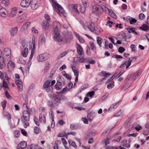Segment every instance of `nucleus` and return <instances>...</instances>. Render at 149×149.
<instances>
[{"instance_id": "nucleus-60", "label": "nucleus", "mask_w": 149, "mask_h": 149, "mask_svg": "<svg viewBox=\"0 0 149 149\" xmlns=\"http://www.w3.org/2000/svg\"><path fill=\"white\" fill-rule=\"evenodd\" d=\"M3 87L8 88H9L6 82L4 80H3Z\"/></svg>"}, {"instance_id": "nucleus-42", "label": "nucleus", "mask_w": 149, "mask_h": 149, "mask_svg": "<svg viewBox=\"0 0 149 149\" xmlns=\"http://www.w3.org/2000/svg\"><path fill=\"white\" fill-rule=\"evenodd\" d=\"M133 76L132 77V79L134 80H136V78H137L140 75V73L139 72L136 73L135 74H133Z\"/></svg>"}, {"instance_id": "nucleus-34", "label": "nucleus", "mask_w": 149, "mask_h": 149, "mask_svg": "<svg viewBox=\"0 0 149 149\" xmlns=\"http://www.w3.org/2000/svg\"><path fill=\"white\" fill-rule=\"evenodd\" d=\"M43 26L45 30H46L49 26V24L48 21H46L43 22Z\"/></svg>"}, {"instance_id": "nucleus-63", "label": "nucleus", "mask_w": 149, "mask_h": 149, "mask_svg": "<svg viewBox=\"0 0 149 149\" xmlns=\"http://www.w3.org/2000/svg\"><path fill=\"white\" fill-rule=\"evenodd\" d=\"M86 7H85L84 6L81 7L80 8V11L81 13H84L86 10Z\"/></svg>"}, {"instance_id": "nucleus-51", "label": "nucleus", "mask_w": 149, "mask_h": 149, "mask_svg": "<svg viewBox=\"0 0 149 149\" xmlns=\"http://www.w3.org/2000/svg\"><path fill=\"white\" fill-rule=\"evenodd\" d=\"M63 85H61L60 84H58L57 83H56V84L55 85V87L56 90H60V89L62 87Z\"/></svg>"}, {"instance_id": "nucleus-8", "label": "nucleus", "mask_w": 149, "mask_h": 149, "mask_svg": "<svg viewBox=\"0 0 149 149\" xmlns=\"http://www.w3.org/2000/svg\"><path fill=\"white\" fill-rule=\"evenodd\" d=\"M2 51L0 50V69H2L5 66V62L2 56Z\"/></svg>"}, {"instance_id": "nucleus-49", "label": "nucleus", "mask_w": 149, "mask_h": 149, "mask_svg": "<svg viewBox=\"0 0 149 149\" xmlns=\"http://www.w3.org/2000/svg\"><path fill=\"white\" fill-rule=\"evenodd\" d=\"M107 75H111V74H109L108 72H106L103 71L101 72V75L102 76H106Z\"/></svg>"}, {"instance_id": "nucleus-52", "label": "nucleus", "mask_w": 149, "mask_h": 149, "mask_svg": "<svg viewBox=\"0 0 149 149\" xmlns=\"http://www.w3.org/2000/svg\"><path fill=\"white\" fill-rule=\"evenodd\" d=\"M135 29H134L133 28L127 29L128 32L130 33H133L134 32Z\"/></svg>"}, {"instance_id": "nucleus-27", "label": "nucleus", "mask_w": 149, "mask_h": 149, "mask_svg": "<svg viewBox=\"0 0 149 149\" xmlns=\"http://www.w3.org/2000/svg\"><path fill=\"white\" fill-rule=\"evenodd\" d=\"M89 45L91 49L95 52L96 50V48L94 42L93 41H91L90 42Z\"/></svg>"}, {"instance_id": "nucleus-45", "label": "nucleus", "mask_w": 149, "mask_h": 149, "mask_svg": "<svg viewBox=\"0 0 149 149\" xmlns=\"http://www.w3.org/2000/svg\"><path fill=\"white\" fill-rule=\"evenodd\" d=\"M112 57L115 58H116L118 60L119 58H123V57L120 55H118L117 54H116L112 56Z\"/></svg>"}, {"instance_id": "nucleus-64", "label": "nucleus", "mask_w": 149, "mask_h": 149, "mask_svg": "<svg viewBox=\"0 0 149 149\" xmlns=\"http://www.w3.org/2000/svg\"><path fill=\"white\" fill-rule=\"evenodd\" d=\"M137 134H138L137 133H134L133 134H129L127 135V136L128 137H130V136H133L134 137H136L137 135Z\"/></svg>"}, {"instance_id": "nucleus-36", "label": "nucleus", "mask_w": 149, "mask_h": 149, "mask_svg": "<svg viewBox=\"0 0 149 149\" xmlns=\"http://www.w3.org/2000/svg\"><path fill=\"white\" fill-rule=\"evenodd\" d=\"M77 58L78 59V61L80 63H83L85 60V59L84 58V56H82L77 57Z\"/></svg>"}, {"instance_id": "nucleus-43", "label": "nucleus", "mask_w": 149, "mask_h": 149, "mask_svg": "<svg viewBox=\"0 0 149 149\" xmlns=\"http://www.w3.org/2000/svg\"><path fill=\"white\" fill-rule=\"evenodd\" d=\"M94 91H93L88 92L86 94V96L88 97H92L94 95Z\"/></svg>"}, {"instance_id": "nucleus-19", "label": "nucleus", "mask_w": 149, "mask_h": 149, "mask_svg": "<svg viewBox=\"0 0 149 149\" xmlns=\"http://www.w3.org/2000/svg\"><path fill=\"white\" fill-rule=\"evenodd\" d=\"M39 120L41 123H45L46 122L45 117L44 115L41 113L39 116Z\"/></svg>"}, {"instance_id": "nucleus-50", "label": "nucleus", "mask_w": 149, "mask_h": 149, "mask_svg": "<svg viewBox=\"0 0 149 149\" xmlns=\"http://www.w3.org/2000/svg\"><path fill=\"white\" fill-rule=\"evenodd\" d=\"M47 104L49 106L51 107H53V105L54 104L53 103L52 101L48 100L47 102Z\"/></svg>"}, {"instance_id": "nucleus-41", "label": "nucleus", "mask_w": 149, "mask_h": 149, "mask_svg": "<svg viewBox=\"0 0 149 149\" xmlns=\"http://www.w3.org/2000/svg\"><path fill=\"white\" fill-rule=\"evenodd\" d=\"M65 73V72H62V74L67 79H70L71 78V76L68 74Z\"/></svg>"}, {"instance_id": "nucleus-53", "label": "nucleus", "mask_w": 149, "mask_h": 149, "mask_svg": "<svg viewBox=\"0 0 149 149\" xmlns=\"http://www.w3.org/2000/svg\"><path fill=\"white\" fill-rule=\"evenodd\" d=\"M65 136L67 137H68L67 135H66V133L64 132L60 133L58 134V136L59 137H63Z\"/></svg>"}, {"instance_id": "nucleus-39", "label": "nucleus", "mask_w": 149, "mask_h": 149, "mask_svg": "<svg viewBox=\"0 0 149 149\" xmlns=\"http://www.w3.org/2000/svg\"><path fill=\"white\" fill-rule=\"evenodd\" d=\"M5 95L6 97L8 99H12V97L9 94L7 90H6L5 91Z\"/></svg>"}, {"instance_id": "nucleus-10", "label": "nucleus", "mask_w": 149, "mask_h": 149, "mask_svg": "<svg viewBox=\"0 0 149 149\" xmlns=\"http://www.w3.org/2000/svg\"><path fill=\"white\" fill-rule=\"evenodd\" d=\"M15 81L19 90L20 91H22L23 90V84L22 80H18L16 79Z\"/></svg>"}, {"instance_id": "nucleus-25", "label": "nucleus", "mask_w": 149, "mask_h": 149, "mask_svg": "<svg viewBox=\"0 0 149 149\" xmlns=\"http://www.w3.org/2000/svg\"><path fill=\"white\" fill-rule=\"evenodd\" d=\"M77 4H73L72 6V9L73 11L77 14L79 13V11L77 9Z\"/></svg>"}, {"instance_id": "nucleus-54", "label": "nucleus", "mask_w": 149, "mask_h": 149, "mask_svg": "<svg viewBox=\"0 0 149 149\" xmlns=\"http://www.w3.org/2000/svg\"><path fill=\"white\" fill-rule=\"evenodd\" d=\"M139 18L141 20H143L145 18V15L143 13H140L139 15Z\"/></svg>"}, {"instance_id": "nucleus-48", "label": "nucleus", "mask_w": 149, "mask_h": 149, "mask_svg": "<svg viewBox=\"0 0 149 149\" xmlns=\"http://www.w3.org/2000/svg\"><path fill=\"white\" fill-rule=\"evenodd\" d=\"M122 112L120 111L115 113L114 116L116 117H118L121 116L122 115Z\"/></svg>"}, {"instance_id": "nucleus-2", "label": "nucleus", "mask_w": 149, "mask_h": 149, "mask_svg": "<svg viewBox=\"0 0 149 149\" xmlns=\"http://www.w3.org/2000/svg\"><path fill=\"white\" fill-rule=\"evenodd\" d=\"M29 109L24 111L23 112V115L21 117V120L24 125V127L26 128L29 125L28 122L29 120L30 113L29 112Z\"/></svg>"}, {"instance_id": "nucleus-40", "label": "nucleus", "mask_w": 149, "mask_h": 149, "mask_svg": "<svg viewBox=\"0 0 149 149\" xmlns=\"http://www.w3.org/2000/svg\"><path fill=\"white\" fill-rule=\"evenodd\" d=\"M88 85L87 84H84L81 87V90H80V92L81 91V90H85V89L88 88Z\"/></svg>"}, {"instance_id": "nucleus-21", "label": "nucleus", "mask_w": 149, "mask_h": 149, "mask_svg": "<svg viewBox=\"0 0 149 149\" xmlns=\"http://www.w3.org/2000/svg\"><path fill=\"white\" fill-rule=\"evenodd\" d=\"M76 65H71L72 68V70L75 76H78L79 75V72L78 70L75 67Z\"/></svg>"}, {"instance_id": "nucleus-17", "label": "nucleus", "mask_w": 149, "mask_h": 149, "mask_svg": "<svg viewBox=\"0 0 149 149\" xmlns=\"http://www.w3.org/2000/svg\"><path fill=\"white\" fill-rule=\"evenodd\" d=\"M7 11L3 7L0 8V15L1 17H5L6 15Z\"/></svg>"}, {"instance_id": "nucleus-14", "label": "nucleus", "mask_w": 149, "mask_h": 149, "mask_svg": "<svg viewBox=\"0 0 149 149\" xmlns=\"http://www.w3.org/2000/svg\"><path fill=\"white\" fill-rule=\"evenodd\" d=\"M45 37L43 35H41L39 37L38 40L39 45H42L45 43Z\"/></svg>"}, {"instance_id": "nucleus-56", "label": "nucleus", "mask_w": 149, "mask_h": 149, "mask_svg": "<svg viewBox=\"0 0 149 149\" xmlns=\"http://www.w3.org/2000/svg\"><path fill=\"white\" fill-rule=\"evenodd\" d=\"M130 47L132 51L134 52H136V47L135 45L134 44H131L130 46Z\"/></svg>"}, {"instance_id": "nucleus-37", "label": "nucleus", "mask_w": 149, "mask_h": 149, "mask_svg": "<svg viewBox=\"0 0 149 149\" xmlns=\"http://www.w3.org/2000/svg\"><path fill=\"white\" fill-rule=\"evenodd\" d=\"M45 89H46V90L47 93H51V94L52 93L53 88L52 86H49V87L47 88H46Z\"/></svg>"}, {"instance_id": "nucleus-29", "label": "nucleus", "mask_w": 149, "mask_h": 149, "mask_svg": "<svg viewBox=\"0 0 149 149\" xmlns=\"http://www.w3.org/2000/svg\"><path fill=\"white\" fill-rule=\"evenodd\" d=\"M51 80H48L46 81L43 85V87L44 88H45L49 87V86H51L50 85V82Z\"/></svg>"}, {"instance_id": "nucleus-30", "label": "nucleus", "mask_w": 149, "mask_h": 149, "mask_svg": "<svg viewBox=\"0 0 149 149\" xmlns=\"http://www.w3.org/2000/svg\"><path fill=\"white\" fill-rule=\"evenodd\" d=\"M28 49L26 47H25L24 51L22 52V54L24 57H27L28 54Z\"/></svg>"}, {"instance_id": "nucleus-59", "label": "nucleus", "mask_w": 149, "mask_h": 149, "mask_svg": "<svg viewBox=\"0 0 149 149\" xmlns=\"http://www.w3.org/2000/svg\"><path fill=\"white\" fill-rule=\"evenodd\" d=\"M14 135L16 137H18L20 134V132L19 131H15L14 133Z\"/></svg>"}, {"instance_id": "nucleus-57", "label": "nucleus", "mask_w": 149, "mask_h": 149, "mask_svg": "<svg viewBox=\"0 0 149 149\" xmlns=\"http://www.w3.org/2000/svg\"><path fill=\"white\" fill-rule=\"evenodd\" d=\"M118 74L117 72H116L115 73V74L113 75L111 77H110L109 79H108V81H107V82H108V83L109 82L111 81L113 78L115 77V75H116Z\"/></svg>"}, {"instance_id": "nucleus-33", "label": "nucleus", "mask_w": 149, "mask_h": 149, "mask_svg": "<svg viewBox=\"0 0 149 149\" xmlns=\"http://www.w3.org/2000/svg\"><path fill=\"white\" fill-rule=\"evenodd\" d=\"M97 44L99 45L100 47H101L102 45L101 43L102 42V39L100 37H97Z\"/></svg>"}, {"instance_id": "nucleus-6", "label": "nucleus", "mask_w": 149, "mask_h": 149, "mask_svg": "<svg viewBox=\"0 0 149 149\" xmlns=\"http://www.w3.org/2000/svg\"><path fill=\"white\" fill-rule=\"evenodd\" d=\"M53 36L55 33L57 34L60 33L58 29L60 26V24L58 22L55 21L53 22Z\"/></svg>"}, {"instance_id": "nucleus-46", "label": "nucleus", "mask_w": 149, "mask_h": 149, "mask_svg": "<svg viewBox=\"0 0 149 149\" xmlns=\"http://www.w3.org/2000/svg\"><path fill=\"white\" fill-rule=\"evenodd\" d=\"M26 14H24L20 17V20H24L26 19Z\"/></svg>"}, {"instance_id": "nucleus-38", "label": "nucleus", "mask_w": 149, "mask_h": 149, "mask_svg": "<svg viewBox=\"0 0 149 149\" xmlns=\"http://www.w3.org/2000/svg\"><path fill=\"white\" fill-rule=\"evenodd\" d=\"M129 20L130 21V23L131 24H132L135 23L136 22V20L134 18L130 17L129 18Z\"/></svg>"}, {"instance_id": "nucleus-3", "label": "nucleus", "mask_w": 149, "mask_h": 149, "mask_svg": "<svg viewBox=\"0 0 149 149\" xmlns=\"http://www.w3.org/2000/svg\"><path fill=\"white\" fill-rule=\"evenodd\" d=\"M52 6L56 12L58 14L64 13V10L62 6L57 3L54 1L53 0H52Z\"/></svg>"}, {"instance_id": "nucleus-13", "label": "nucleus", "mask_w": 149, "mask_h": 149, "mask_svg": "<svg viewBox=\"0 0 149 149\" xmlns=\"http://www.w3.org/2000/svg\"><path fill=\"white\" fill-rule=\"evenodd\" d=\"M121 101H120L111 105L109 108L108 109V111H111L113 109H116L120 103Z\"/></svg>"}, {"instance_id": "nucleus-15", "label": "nucleus", "mask_w": 149, "mask_h": 149, "mask_svg": "<svg viewBox=\"0 0 149 149\" xmlns=\"http://www.w3.org/2000/svg\"><path fill=\"white\" fill-rule=\"evenodd\" d=\"M57 83L58 84H60L63 86H64L65 84L64 79L62 76H59L57 78Z\"/></svg>"}, {"instance_id": "nucleus-62", "label": "nucleus", "mask_w": 149, "mask_h": 149, "mask_svg": "<svg viewBox=\"0 0 149 149\" xmlns=\"http://www.w3.org/2000/svg\"><path fill=\"white\" fill-rule=\"evenodd\" d=\"M114 86V84H113L110 83L107 86V88L109 89H111L113 88Z\"/></svg>"}, {"instance_id": "nucleus-55", "label": "nucleus", "mask_w": 149, "mask_h": 149, "mask_svg": "<svg viewBox=\"0 0 149 149\" xmlns=\"http://www.w3.org/2000/svg\"><path fill=\"white\" fill-rule=\"evenodd\" d=\"M125 50V49L122 47H120L118 49V52L120 53H123Z\"/></svg>"}, {"instance_id": "nucleus-26", "label": "nucleus", "mask_w": 149, "mask_h": 149, "mask_svg": "<svg viewBox=\"0 0 149 149\" xmlns=\"http://www.w3.org/2000/svg\"><path fill=\"white\" fill-rule=\"evenodd\" d=\"M95 116L94 114L90 113L88 114L87 118L88 120L90 121L91 122L95 117Z\"/></svg>"}, {"instance_id": "nucleus-11", "label": "nucleus", "mask_w": 149, "mask_h": 149, "mask_svg": "<svg viewBox=\"0 0 149 149\" xmlns=\"http://www.w3.org/2000/svg\"><path fill=\"white\" fill-rule=\"evenodd\" d=\"M61 97L59 95H56L53 97V100H54V104L56 105H57L60 103L61 100Z\"/></svg>"}, {"instance_id": "nucleus-35", "label": "nucleus", "mask_w": 149, "mask_h": 149, "mask_svg": "<svg viewBox=\"0 0 149 149\" xmlns=\"http://www.w3.org/2000/svg\"><path fill=\"white\" fill-rule=\"evenodd\" d=\"M68 54L67 52L65 51L63 52L62 53L60 54L58 56L57 58L58 59H59L60 58L63 57L66 55Z\"/></svg>"}, {"instance_id": "nucleus-44", "label": "nucleus", "mask_w": 149, "mask_h": 149, "mask_svg": "<svg viewBox=\"0 0 149 149\" xmlns=\"http://www.w3.org/2000/svg\"><path fill=\"white\" fill-rule=\"evenodd\" d=\"M101 8H102V12L104 11L105 12H107L109 10V9L107 8L105 6H101Z\"/></svg>"}, {"instance_id": "nucleus-23", "label": "nucleus", "mask_w": 149, "mask_h": 149, "mask_svg": "<svg viewBox=\"0 0 149 149\" xmlns=\"http://www.w3.org/2000/svg\"><path fill=\"white\" fill-rule=\"evenodd\" d=\"M30 24V22H26L22 27L21 30L22 31H24L27 29L28 26Z\"/></svg>"}, {"instance_id": "nucleus-12", "label": "nucleus", "mask_w": 149, "mask_h": 149, "mask_svg": "<svg viewBox=\"0 0 149 149\" xmlns=\"http://www.w3.org/2000/svg\"><path fill=\"white\" fill-rule=\"evenodd\" d=\"M27 146V143L25 141H22L18 145L17 149H24Z\"/></svg>"}, {"instance_id": "nucleus-9", "label": "nucleus", "mask_w": 149, "mask_h": 149, "mask_svg": "<svg viewBox=\"0 0 149 149\" xmlns=\"http://www.w3.org/2000/svg\"><path fill=\"white\" fill-rule=\"evenodd\" d=\"M82 26L83 28L85 29H86L87 28H88L91 31H94L95 29L94 25L93 23L91 24L89 23L86 26L84 25H83Z\"/></svg>"}, {"instance_id": "nucleus-5", "label": "nucleus", "mask_w": 149, "mask_h": 149, "mask_svg": "<svg viewBox=\"0 0 149 149\" xmlns=\"http://www.w3.org/2000/svg\"><path fill=\"white\" fill-rule=\"evenodd\" d=\"M93 12L96 15L100 14L102 13L101 6L99 5H94L92 7Z\"/></svg>"}, {"instance_id": "nucleus-28", "label": "nucleus", "mask_w": 149, "mask_h": 149, "mask_svg": "<svg viewBox=\"0 0 149 149\" xmlns=\"http://www.w3.org/2000/svg\"><path fill=\"white\" fill-rule=\"evenodd\" d=\"M17 11V10L16 8H13L11 10L10 14V17H13L16 14Z\"/></svg>"}, {"instance_id": "nucleus-24", "label": "nucleus", "mask_w": 149, "mask_h": 149, "mask_svg": "<svg viewBox=\"0 0 149 149\" xmlns=\"http://www.w3.org/2000/svg\"><path fill=\"white\" fill-rule=\"evenodd\" d=\"M30 6L31 8L33 10L36 9L38 7V4L35 2H31Z\"/></svg>"}, {"instance_id": "nucleus-32", "label": "nucleus", "mask_w": 149, "mask_h": 149, "mask_svg": "<svg viewBox=\"0 0 149 149\" xmlns=\"http://www.w3.org/2000/svg\"><path fill=\"white\" fill-rule=\"evenodd\" d=\"M82 2L84 6L88 7L89 5V3L88 0H82Z\"/></svg>"}, {"instance_id": "nucleus-31", "label": "nucleus", "mask_w": 149, "mask_h": 149, "mask_svg": "<svg viewBox=\"0 0 149 149\" xmlns=\"http://www.w3.org/2000/svg\"><path fill=\"white\" fill-rule=\"evenodd\" d=\"M140 29L143 31H146L148 30L149 27L147 25L144 24L140 27Z\"/></svg>"}, {"instance_id": "nucleus-7", "label": "nucleus", "mask_w": 149, "mask_h": 149, "mask_svg": "<svg viewBox=\"0 0 149 149\" xmlns=\"http://www.w3.org/2000/svg\"><path fill=\"white\" fill-rule=\"evenodd\" d=\"M31 2V0H22L20 3L21 6L24 8L28 7Z\"/></svg>"}, {"instance_id": "nucleus-61", "label": "nucleus", "mask_w": 149, "mask_h": 149, "mask_svg": "<svg viewBox=\"0 0 149 149\" xmlns=\"http://www.w3.org/2000/svg\"><path fill=\"white\" fill-rule=\"evenodd\" d=\"M6 102L5 100H4L3 102H2L1 105L4 109L6 107Z\"/></svg>"}, {"instance_id": "nucleus-47", "label": "nucleus", "mask_w": 149, "mask_h": 149, "mask_svg": "<svg viewBox=\"0 0 149 149\" xmlns=\"http://www.w3.org/2000/svg\"><path fill=\"white\" fill-rule=\"evenodd\" d=\"M68 142L69 144L71 145V146H73L75 148H77V146L76 145V143L74 141H72L71 140L70 141L69 140Z\"/></svg>"}, {"instance_id": "nucleus-18", "label": "nucleus", "mask_w": 149, "mask_h": 149, "mask_svg": "<svg viewBox=\"0 0 149 149\" xmlns=\"http://www.w3.org/2000/svg\"><path fill=\"white\" fill-rule=\"evenodd\" d=\"M77 52L79 55H82L84 54L83 50L81 46L78 45L77 48Z\"/></svg>"}, {"instance_id": "nucleus-16", "label": "nucleus", "mask_w": 149, "mask_h": 149, "mask_svg": "<svg viewBox=\"0 0 149 149\" xmlns=\"http://www.w3.org/2000/svg\"><path fill=\"white\" fill-rule=\"evenodd\" d=\"M17 31L18 29L17 27H15L12 28L10 30V32L11 36H14L17 33Z\"/></svg>"}, {"instance_id": "nucleus-20", "label": "nucleus", "mask_w": 149, "mask_h": 149, "mask_svg": "<svg viewBox=\"0 0 149 149\" xmlns=\"http://www.w3.org/2000/svg\"><path fill=\"white\" fill-rule=\"evenodd\" d=\"M9 4V0H3L1 4V7H3V6L6 7Z\"/></svg>"}, {"instance_id": "nucleus-1", "label": "nucleus", "mask_w": 149, "mask_h": 149, "mask_svg": "<svg viewBox=\"0 0 149 149\" xmlns=\"http://www.w3.org/2000/svg\"><path fill=\"white\" fill-rule=\"evenodd\" d=\"M54 34V36H53L54 39L55 41L57 42L59 45L61 46L69 43L70 40L72 39L70 34L60 35L59 33L57 34L55 33Z\"/></svg>"}, {"instance_id": "nucleus-22", "label": "nucleus", "mask_w": 149, "mask_h": 149, "mask_svg": "<svg viewBox=\"0 0 149 149\" xmlns=\"http://www.w3.org/2000/svg\"><path fill=\"white\" fill-rule=\"evenodd\" d=\"M4 54L6 56H10L11 54L10 49L8 48H6L4 49Z\"/></svg>"}, {"instance_id": "nucleus-4", "label": "nucleus", "mask_w": 149, "mask_h": 149, "mask_svg": "<svg viewBox=\"0 0 149 149\" xmlns=\"http://www.w3.org/2000/svg\"><path fill=\"white\" fill-rule=\"evenodd\" d=\"M49 57V55L47 53L41 54L38 55L37 57L38 61L42 62L47 60Z\"/></svg>"}, {"instance_id": "nucleus-58", "label": "nucleus", "mask_w": 149, "mask_h": 149, "mask_svg": "<svg viewBox=\"0 0 149 149\" xmlns=\"http://www.w3.org/2000/svg\"><path fill=\"white\" fill-rule=\"evenodd\" d=\"M34 132L36 134H38L39 133V128L37 127H35L34 128Z\"/></svg>"}]
</instances>
